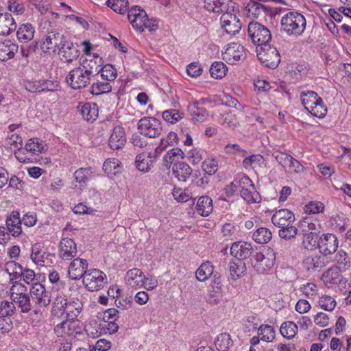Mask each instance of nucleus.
Returning <instances> with one entry per match:
<instances>
[{"mask_svg":"<svg viewBox=\"0 0 351 351\" xmlns=\"http://www.w3.org/2000/svg\"><path fill=\"white\" fill-rule=\"evenodd\" d=\"M119 162L115 158L107 159L103 165V169L108 174L115 175L119 171Z\"/></svg>","mask_w":351,"mask_h":351,"instance_id":"nucleus-50","label":"nucleus"},{"mask_svg":"<svg viewBox=\"0 0 351 351\" xmlns=\"http://www.w3.org/2000/svg\"><path fill=\"white\" fill-rule=\"evenodd\" d=\"M218 162L215 159H206L202 164V168L206 174L212 176L215 174L218 168Z\"/></svg>","mask_w":351,"mask_h":351,"instance_id":"nucleus-54","label":"nucleus"},{"mask_svg":"<svg viewBox=\"0 0 351 351\" xmlns=\"http://www.w3.org/2000/svg\"><path fill=\"white\" fill-rule=\"evenodd\" d=\"M246 51L243 46L233 43L227 47L223 53V59L230 64H237L246 58Z\"/></svg>","mask_w":351,"mask_h":351,"instance_id":"nucleus-12","label":"nucleus"},{"mask_svg":"<svg viewBox=\"0 0 351 351\" xmlns=\"http://www.w3.org/2000/svg\"><path fill=\"white\" fill-rule=\"evenodd\" d=\"M258 335L261 337L262 341L271 342L275 338V330L269 325H261L258 328Z\"/></svg>","mask_w":351,"mask_h":351,"instance_id":"nucleus-46","label":"nucleus"},{"mask_svg":"<svg viewBox=\"0 0 351 351\" xmlns=\"http://www.w3.org/2000/svg\"><path fill=\"white\" fill-rule=\"evenodd\" d=\"M21 220L6 219L7 230L11 233V234L13 237H18L22 232L21 226Z\"/></svg>","mask_w":351,"mask_h":351,"instance_id":"nucleus-53","label":"nucleus"},{"mask_svg":"<svg viewBox=\"0 0 351 351\" xmlns=\"http://www.w3.org/2000/svg\"><path fill=\"white\" fill-rule=\"evenodd\" d=\"M24 88L30 93H40V80H25L23 82Z\"/></svg>","mask_w":351,"mask_h":351,"instance_id":"nucleus-60","label":"nucleus"},{"mask_svg":"<svg viewBox=\"0 0 351 351\" xmlns=\"http://www.w3.org/2000/svg\"><path fill=\"white\" fill-rule=\"evenodd\" d=\"M300 99L304 108L313 116L322 118L326 114L322 99L314 91L302 92Z\"/></svg>","mask_w":351,"mask_h":351,"instance_id":"nucleus-3","label":"nucleus"},{"mask_svg":"<svg viewBox=\"0 0 351 351\" xmlns=\"http://www.w3.org/2000/svg\"><path fill=\"white\" fill-rule=\"evenodd\" d=\"M295 221L293 213L288 209H280L276 211L271 217L272 223L278 228H285Z\"/></svg>","mask_w":351,"mask_h":351,"instance_id":"nucleus-19","label":"nucleus"},{"mask_svg":"<svg viewBox=\"0 0 351 351\" xmlns=\"http://www.w3.org/2000/svg\"><path fill=\"white\" fill-rule=\"evenodd\" d=\"M38 49V43L36 41L32 42L29 45H22L21 47V53L22 56L27 58L31 54L36 52Z\"/></svg>","mask_w":351,"mask_h":351,"instance_id":"nucleus-62","label":"nucleus"},{"mask_svg":"<svg viewBox=\"0 0 351 351\" xmlns=\"http://www.w3.org/2000/svg\"><path fill=\"white\" fill-rule=\"evenodd\" d=\"M338 247V240L333 234H324L319 237L318 248L320 253L325 257L334 253Z\"/></svg>","mask_w":351,"mask_h":351,"instance_id":"nucleus-14","label":"nucleus"},{"mask_svg":"<svg viewBox=\"0 0 351 351\" xmlns=\"http://www.w3.org/2000/svg\"><path fill=\"white\" fill-rule=\"evenodd\" d=\"M25 149L33 154H36V152L42 153L46 150L45 145L40 143L38 138L29 139L25 145Z\"/></svg>","mask_w":351,"mask_h":351,"instance_id":"nucleus-49","label":"nucleus"},{"mask_svg":"<svg viewBox=\"0 0 351 351\" xmlns=\"http://www.w3.org/2000/svg\"><path fill=\"white\" fill-rule=\"evenodd\" d=\"M102 64V58L98 55H94L93 58L83 60L79 66L82 67L89 77L93 78L99 74Z\"/></svg>","mask_w":351,"mask_h":351,"instance_id":"nucleus-15","label":"nucleus"},{"mask_svg":"<svg viewBox=\"0 0 351 351\" xmlns=\"http://www.w3.org/2000/svg\"><path fill=\"white\" fill-rule=\"evenodd\" d=\"M126 136L125 130L120 125L115 126L108 141V145L112 149H120L125 146Z\"/></svg>","mask_w":351,"mask_h":351,"instance_id":"nucleus-24","label":"nucleus"},{"mask_svg":"<svg viewBox=\"0 0 351 351\" xmlns=\"http://www.w3.org/2000/svg\"><path fill=\"white\" fill-rule=\"evenodd\" d=\"M66 309V317L68 319L74 321L81 313L83 304L78 299H73L71 301L64 302Z\"/></svg>","mask_w":351,"mask_h":351,"instance_id":"nucleus-32","label":"nucleus"},{"mask_svg":"<svg viewBox=\"0 0 351 351\" xmlns=\"http://www.w3.org/2000/svg\"><path fill=\"white\" fill-rule=\"evenodd\" d=\"M32 303L34 304V314L38 317H42L41 308L47 307L51 303V293L40 282L34 283L29 291Z\"/></svg>","mask_w":351,"mask_h":351,"instance_id":"nucleus-2","label":"nucleus"},{"mask_svg":"<svg viewBox=\"0 0 351 351\" xmlns=\"http://www.w3.org/2000/svg\"><path fill=\"white\" fill-rule=\"evenodd\" d=\"M298 233V229L293 224H289L285 228H280L278 231L279 237L285 240H290L294 238Z\"/></svg>","mask_w":351,"mask_h":351,"instance_id":"nucleus-52","label":"nucleus"},{"mask_svg":"<svg viewBox=\"0 0 351 351\" xmlns=\"http://www.w3.org/2000/svg\"><path fill=\"white\" fill-rule=\"evenodd\" d=\"M67 40L68 39L63 34L56 30H51L46 35L40 47L44 52L56 53L63 47Z\"/></svg>","mask_w":351,"mask_h":351,"instance_id":"nucleus-7","label":"nucleus"},{"mask_svg":"<svg viewBox=\"0 0 351 351\" xmlns=\"http://www.w3.org/2000/svg\"><path fill=\"white\" fill-rule=\"evenodd\" d=\"M88 262L86 259L77 258L74 259L69 267L68 274L72 280H79L84 278L88 272Z\"/></svg>","mask_w":351,"mask_h":351,"instance_id":"nucleus-17","label":"nucleus"},{"mask_svg":"<svg viewBox=\"0 0 351 351\" xmlns=\"http://www.w3.org/2000/svg\"><path fill=\"white\" fill-rule=\"evenodd\" d=\"M280 30L289 36H301L306 28L305 17L298 12H289L285 14L280 21Z\"/></svg>","mask_w":351,"mask_h":351,"instance_id":"nucleus-1","label":"nucleus"},{"mask_svg":"<svg viewBox=\"0 0 351 351\" xmlns=\"http://www.w3.org/2000/svg\"><path fill=\"white\" fill-rule=\"evenodd\" d=\"M13 280L14 278H11L12 285L10 289V298L12 300L17 298L19 296L23 295V294H27L29 293V291H27V287L25 285L18 281L14 282Z\"/></svg>","mask_w":351,"mask_h":351,"instance_id":"nucleus-45","label":"nucleus"},{"mask_svg":"<svg viewBox=\"0 0 351 351\" xmlns=\"http://www.w3.org/2000/svg\"><path fill=\"white\" fill-rule=\"evenodd\" d=\"M222 27L226 32L230 35H235L241 28V23L235 15L226 13L221 17Z\"/></svg>","mask_w":351,"mask_h":351,"instance_id":"nucleus-20","label":"nucleus"},{"mask_svg":"<svg viewBox=\"0 0 351 351\" xmlns=\"http://www.w3.org/2000/svg\"><path fill=\"white\" fill-rule=\"evenodd\" d=\"M318 234L315 232L306 233L303 240L304 248L307 250H313L318 247Z\"/></svg>","mask_w":351,"mask_h":351,"instance_id":"nucleus-48","label":"nucleus"},{"mask_svg":"<svg viewBox=\"0 0 351 351\" xmlns=\"http://www.w3.org/2000/svg\"><path fill=\"white\" fill-rule=\"evenodd\" d=\"M19 46L10 40L0 43V61L4 62L14 58Z\"/></svg>","mask_w":351,"mask_h":351,"instance_id":"nucleus-28","label":"nucleus"},{"mask_svg":"<svg viewBox=\"0 0 351 351\" xmlns=\"http://www.w3.org/2000/svg\"><path fill=\"white\" fill-rule=\"evenodd\" d=\"M34 27L30 23L21 25L17 30L16 36L21 43H27L33 39Z\"/></svg>","mask_w":351,"mask_h":351,"instance_id":"nucleus-35","label":"nucleus"},{"mask_svg":"<svg viewBox=\"0 0 351 351\" xmlns=\"http://www.w3.org/2000/svg\"><path fill=\"white\" fill-rule=\"evenodd\" d=\"M327 261L326 257L320 254L306 256L302 261V265L303 269L310 273H318L326 265Z\"/></svg>","mask_w":351,"mask_h":351,"instance_id":"nucleus-13","label":"nucleus"},{"mask_svg":"<svg viewBox=\"0 0 351 351\" xmlns=\"http://www.w3.org/2000/svg\"><path fill=\"white\" fill-rule=\"evenodd\" d=\"M228 268L231 278L234 280L241 278L246 271L245 264L241 261L238 263L230 262Z\"/></svg>","mask_w":351,"mask_h":351,"instance_id":"nucleus-38","label":"nucleus"},{"mask_svg":"<svg viewBox=\"0 0 351 351\" xmlns=\"http://www.w3.org/2000/svg\"><path fill=\"white\" fill-rule=\"evenodd\" d=\"M184 159V152L180 148H173L169 150L164 156L162 165L167 169H170Z\"/></svg>","mask_w":351,"mask_h":351,"instance_id":"nucleus-27","label":"nucleus"},{"mask_svg":"<svg viewBox=\"0 0 351 351\" xmlns=\"http://www.w3.org/2000/svg\"><path fill=\"white\" fill-rule=\"evenodd\" d=\"M256 53L257 57L260 61L268 68L275 69L278 66L280 62V56L278 51L269 44L261 47L260 49H257Z\"/></svg>","mask_w":351,"mask_h":351,"instance_id":"nucleus-9","label":"nucleus"},{"mask_svg":"<svg viewBox=\"0 0 351 351\" xmlns=\"http://www.w3.org/2000/svg\"><path fill=\"white\" fill-rule=\"evenodd\" d=\"M172 193L174 199L179 202H186L191 199L189 193L186 190L183 191L180 188H174Z\"/></svg>","mask_w":351,"mask_h":351,"instance_id":"nucleus-59","label":"nucleus"},{"mask_svg":"<svg viewBox=\"0 0 351 351\" xmlns=\"http://www.w3.org/2000/svg\"><path fill=\"white\" fill-rule=\"evenodd\" d=\"M254 248L251 243L243 241H237L232 243L230 247V254L239 261L247 259L252 256Z\"/></svg>","mask_w":351,"mask_h":351,"instance_id":"nucleus-16","label":"nucleus"},{"mask_svg":"<svg viewBox=\"0 0 351 351\" xmlns=\"http://www.w3.org/2000/svg\"><path fill=\"white\" fill-rule=\"evenodd\" d=\"M252 238L257 243L265 244L271 239L272 233L268 228L261 227L254 232Z\"/></svg>","mask_w":351,"mask_h":351,"instance_id":"nucleus-39","label":"nucleus"},{"mask_svg":"<svg viewBox=\"0 0 351 351\" xmlns=\"http://www.w3.org/2000/svg\"><path fill=\"white\" fill-rule=\"evenodd\" d=\"M137 125L140 134L149 138L160 136L163 130L161 121L152 117L141 118Z\"/></svg>","mask_w":351,"mask_h":351,"instance_id":"nucleus-6","label":"nucleus"},{"mask_svg":"<svg viewBox=\"0 0 351 351\" xmlns=\"http://www.w3.org/2000/svg\"><path fill=\"white\" fill-rule=\"evenodd\" d=\"M128 0H108L107 5L112 8L114 12L121 14L128 12Z\"/></svg>","mask_w":351,"mask_h":351,"instance_id":"nucleus-43","label":"nucleus"},{"mask_svg":"<svg viewBox=\"0 0 351 351\" xmlns=\"http://www.w3.org/2000/svg\"><path fill=\"white\" fill-rule=\"evenodd\" d=\"M128 17L134 28L143 32V25L147 19V14L144 10L136 5L132 6L128 10Z\"/></svg>","mask_w":351,"mask_h":351,"instance_id":"nucleus-18","label":"nucleus"},{"mask_svg":"<svg viewBox=\"0 0 351 351\" xmlns=\"http://www.w3.org/2000/svg\"><path fill=\"white\" fill-rule=\"evenodd\" d=\"M154 160L152 158V153L147 154L145 153L140 154L136 157V167L143 172H147L153 166Z\"/></svg>","mask_w":351,"mask_h":351,"instance_id":"nucleus-33","label":"nucleus"},{"mask_svg":"<svg viewBox=\"0 0 351 351\" xmlns=\"http://www.w3.org/2000/svg\"><path fill=\"white\" fill-rule=\"evenodd\" d=\"M77 247L74 241L63 238L59 245V256L63 260H71L76 256Z\"/></svg>","mask_w":351,"mask_h":351,"instance_id":"nucleus-23","label":"nucleus"},{"mask_svg":"<svg viewBox=\"0 0 351 351\" xmlns=\"http://www.w3.org/2000/svg\"><path fill=\"white\" fill-rule=\"evenodd\" d=\"M16 307L14 302L3 300L0 303V332L7 333L13 327L11 317L14 314Z\"/></svg>","mask_w":351,"mask_h":351,"instance_id":"nucleus-10","label":"nucleus"},{"mask_svg":"<svg viewBox=\"0 0 351 351\" xmlns=\"http://www.w3.org/2000/svg\"><path fill=\"white\" fill-rule=\"evenodd\" d=\"M276 261V254L271 249H267L265 252H256L250 258V263L258 273H265L269 270Z\"/></svg>","mask_w":351,"mask_h":351,"instance_id":"nucleus-4","label":"nucleus"},{"mask_svg":"<svg viewBox=\"0 0 351 351\" xmlns=\"http://www.w3.org/2000/svg\"><path fill=\"white\" fill-rule=\"evenodd\" d=\"M16 28V24L10 13H0V35H9Z\"/></svg>","mask_w":351,"mask_h":351,"instance_id":"nucleus-29","label":"nucleus"},{"mask_svg":"<svg viewBox=\"0 0 351 351\" xmlns=\"http://www.w3.org/2000/svg\"><path fill=\"white\" fill-rule=\"evenodd\" d=\"M300 290L308 298H311L317 293V287L313 283H307L300 287Z\"/></svg>","mask_w":351,"mask_h":351,"instance_id":"nucleus-61","label":"nucleus"},{"mask_svg":"<svg viewBox=\"0 0 351 351\" xmlns=\"http://www.w3.org/2000/svg\"><path fill=\"white\" fill-rule=\"evenodd\" d=\"M112 90V86L110 81L100 77L97 78L90 87V92L93 95H100L105 93H108Z\"/></svg>","mask_w":351,"mask_h":351,"instance_id":"nucleus-31","label":"nucleus"},{"mask_svg":"<svg viewBox=\"0 0 351 351\" xmlns=\"http://www.w3.org/2000/svg\"><path fill=\"white\" fill-rule=\"evenodd\" d=\"M196 210L200 215L208 216L213 210L212 199L207 195L200 197L196 205Z\"/></svg>","mask_w":351,"mask_h":351,"instance_id":"nucleus-34","label":"nucleus"},{"mask_svg":"<svg viewBox=\"0 0 351 351\" xmlns=\"http://www.w3.org/2000/svg\"><path fill=\"white\" fill-rule=\"evenodd\" d=\"M59 84L57 81L40 80V93L45 91L53 92L58 90Z\"/></svg>","mask_w":351,"mask_h":351,"instance_id":"nucleus-58","label":"nucleus"},{"mask_svg":"<svg viewBox=\"0 0 351 351\" xmlns=\"http://www.w3.org/2000/svg\"><path fill=\"white\" fill-rule=\"evenodd\" d=\"M192 171L191 167L182 160L172 167L173 174L179 181H186L191 175Z\"/></svg>","mask_w":351,"mask_h":351,"instance_id":"nucleus-30","label":"nucleus"},{"mask_svg":"<svg viewBox=\"0 0 351 351\" xmlns=\"http://www.w3.org/2000/svg\"><path fill=\"white\" fill-rule=\"evenodd\" d=\"M272 156L276 160L280 165L282 167L286 168L289 164L291 156L286 153L276 150L273 152Z\"/></svg>","mask_w":351,"mask_h":351,"instance_id":"nucleus-57","label":"nucleus"},{"mask_svg":"<svg viewBox=\"0 0 351 351\" xmlns=\"http://www.w3.org/2000/svg\"><path fill=\"white\" fill-rule=\"evenodd\" d=\"M31 300L30 294L28 293L19 296L17 298L12 300V301L14 304H17L18 308L21 309L23 313H28L32 311L34 313V308H35Z\"/></svg>","mask_w":351,"mask_h":351,"instance_id":"nucleus-37","label":"nucleus"},{"mask_svg":"<svg viewBox=\"0 0 351 351\" xmlns=\"http://www.w3.org/2000/svg\"><path fill=\"white\" fill-rule=\"evenodd\" d=\"M213 273L211 263L206 261L202 263L196 271V278L201 282L206 281Z\"/></svg>","mask_w":351,"mask_h":351,"instance_id":"nucleus-40","label":"nucleus"},{"mask_svg":"<svg viewBox=\"0 0 351 351\" xmlns=\"http://www.w3.org/2000/svg\"><path fill=\"white\" fill-rule=\"evenodd\" d=\"M107 283L106 275L99 269H91L84 276L83 284L90 291H97Z\"/></svg>","mask_w":351,"mask_h":351,"instance_id":"nucleus-8","label":"nucleus"},{"mask_svg":"<svg viewBox=\"0 0 351 351\" xmlns=\"http://www.w3.org/2000/svg\"><path fill=\"white\" fill-rule=\"evenodd\" d=\"M93 176L91 168H80L74 173L75 180L79 184V189L82 190L86 185L87 182Z\"/></svg>","mask_w":351,"mask_h":351,"instance_id":"nucleus-36","label":"nucleus"},{"mask_svg":"<svg viewBox=\"0 0 351 351\" xmlns=\"http://www.w3.org/2000/svg\"><path fill=\"white\" fill-rule=\"evenodd\" d=\"M227 71L228 68L226 65L222 62H215L210 67V75L215 79H221L223 77Z\"/></svg>","mask_w":351,"mask_h":351,"instance_id":"nucleus-42","label":"nucleus"},{"mask_svg":"<svg viewBox=\"0 0 351 351\" xmlns=\"http://www.w3.org/2000/svg\"><path fill=\"white\" fill-rule=\"evenodd\" d=\"M99 73L100 77H103L110 82L114 80L117 76L116 69L111 64L101 66Z\"/></svg>","mask_w":351,"mask_h":351,"instance_id":"nucleus-51","label":"nucleus"},{"mask_svg":"<svg viewBox=\"0 0 351 351\" xmlns=\"http://www.w3.org/2000/svg\"><path fill=\"white\" fill-rule=\"evenodd\" d=\"M247 32L252 43L260 47L268 45L271 41V34L269 29L258 22H250Z\"/></svg>","mask_w":351,"mask_h":351,"instance_id":"nucleus-5","label":"nucleus"},{"mask_svg":"<svg viewBox=\"0 0 351 351\" xmlns=\"http://www.w3.org/2000/svg\"><path fill=\"white\" fill-rule=\"evenodd\" d=\"M184 113L176 109H169L162 112V118L167 122L176 123L183 119Z\"/></svg>","mask_w":351,"mask_h":351,"instance_id":"nucleus-47","label":"nucleus"},{"mask_svg":"<svg viewBox=\"0 0 351 351\" xmlns=\"http://www.w3.org/2000/svg\"><path fill=\"white\" fill-rule=\"evenodd\" d=\"M306 212L316 214L322 213L324 209V206L320 202H311L306 206Z\"/></svg>","mask_w":351,"mask_h":351,"instance_id":"nucleus-64","label":"nucleus"},{"mask_svg":"<svg viewBox=\"0 0 351 351\" xmlns=\"http://www.w3.org/2000/svg\"><path fill=\"white\" fill-rule=\"evenodd\" d=\"M187 74L193 77L199 76L202 73V68L199 63L192 62L186 67Z\"/></svg>","mask_w":351,"mask_h":351,"instance_id":"nucleus-63","label":"nucleus"},{"mask_svg":"<svg viewBox=\"0 0 351 351\" xmlns=\"http://www.w3.org/2000/svg\"><path fill=\"white\" fill-rule=\"evenodd\" d=\"M23 270V267L19 263L14 261H9L6 263L5 271L10 274V276L13 274L15 279L17 278V275L20 276Z\"/></svg>","mask_w":351,"mask_h":351,"instance_id":"nucleus-56","label":"nucleus"},{"mask_svg":"<svg viewBox=\"0 0 351 351\" xmlns=\"http://www.w3.org/2000/svg\"><path fill=\"white\" fill-rule=\"evenodd\" d=\"M280 331L284 337L290 339L297 334L298 326L293 322H285L282 324Z\"/></svg>","mask_w":351,"mask_h":351,"instance_id":"nucleus-44","label":"nucleus"},{"mask_svg":"<svg viewBox=\"0 0 351 351\" xmlns=\"http://www.w3.org/2000/svg\"><path fill=\"white\" fill-rule=\"evenodd\" d=\"M92 80L82 67L77 66L70 71L66 77V82L73 89L77 90L87 87Z\"/></svg>","mask_w":351,"mask_h":351,"instance_id":"nucleus-11","label":"nucleus"},{"mask_svg":"<svg viewBox=\"0 0 351 351\" xmlns=\"http://www.w3.org/2000/svg\"><path fill=\"white\" fill-rule=\"evenodd\" d=\"M79 111L83 119L87 121L93 122L98 117V106L95 103L86 102L83 104H80L77 106Z\"/></svg>","mask_w":351,"mask_h":351,"instance_id":"nucleus-26","label":"nucleus"},{"mask_svg":"<svg viewBox=\"0 0 351 351\" xmlns=\"http://www.w3.org/2000/svg\"><path fill=\"white\" fill-rule=\"evenodd\" d=\"M215 346L219 351H228L232 346L230 335L226 332L219 335L215 341Z\"/></svg>","mask_w":351,"mask_h":351,"instance_id":"nucleus-41","label":"nucleus"},{"mask_svg":"<svg viewBox=\"0 0 351 351\" xmlns=\"http://www.w3.org/2000/svg\"><path fill=\"white\" fill-rule=\"evenodd\" d=\"M319 305L325 311H331L336 306V301L328 295H322L319 300Z\"/></svg>","mask_w":351,"mask_h":351,"instance_id":"nucleus-55","label":"nucleus"},{"mask_svg":"<svg viewBox=\"0 0 351 351\" xmlns=\"http://www.w3.org/2000/svg\"><path fill=\"white\" fill-rule=\"evenodd\" d=\"M248 186H252L254 188L252 181L249 177L242 176L240 178H234L231 183L226 186L224 189L227 196L231 197L233 196L238 191H241V189Z\"/></svg>","mask_w":351,"mask_h":351,"instance_id":"nucleus-22","label":"nucleus"},{"mask_svg":"<svg viewBox=\"0 0 351 351\" xmlns=\"http://www.w3.org/2000/svg\"><path fill=\"white\" fill-rule=\"evenodd\" d=\"M206 100L204 99L199 101H195L189 106V112L193 121L203 122L206 121L208 117L207 110L201 107V104H204Z\"/></svg>","mask_w":351,"mask_h":351,"instance_id":"nucleus-25","label":"nucleus"},{"mask_svg":"<svg viewBox=\"0 0 351 351\" xmlns=\"http://www.w3.org/2000/svg\"><path fill=\"white\" fill-rule=\"evenodd\" d=\"M80 51L78 49L77 44H74L68 40L62 48L58 51V54L61 56V59H64L66 63H71L73 60H77L79 57Z\"/></svg>","mask_w":351,"mask_h":351,"instance_id":"nucleus-21","label":"nucleus"}]
</instances>
